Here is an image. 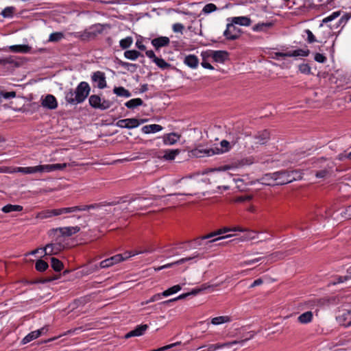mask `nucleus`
Segmentation results:
<instances>
[{
  "label": "nucleus",
  "mask_w": 351,
  "mask_h": 351,
  "mask_svg": "<svg viewBox=\"0 0 351 351\" xmlns=\"http://www.w3.org/2000/svg\"><path fill=\"white\" fill-rule=\"evenodd\" d=\"M90 92V87L86 82H81L76 88H70L65 92V101L70 104L76 105L85 101Z\"/></svg>",
  "instance_id": "1"
},
{
  "label": "nucleus",
  "mask_w": 351,
  "mask_h": 351,
  "mask_svg": "<svg viewBox=\"0 0 351 351\" xmlns=\"http://www.w3.org/2000/svg\"><path fill=\"white\" fill-rule=\"evenodd\" d=\"M161 197H162L161 196H157V195H151L149 197H147V198L138 197L136 198H131L129 200H128V202L129 203L135 202H136V208L137 210H143V209H145V208L149 207L152 204V203L149 202L150 200L158 199H160Z\"/></svg>",
  "instance_id": "2"
},
{
  "label": "nucleus",
  "mask_w": 351,
  "mask_h": 351,
  "mask_svg": "<svg viewBox=\"0 0 351 351\" xmlns=\"http://www.w3.org/2000/svg\"><path fill=\"white\" fill-rule=\"evenodd\" d=\"M232 22L228 23L223 36L227 40H234L238 39L241 35V29L237 27Z\"/></svg>",
  "instance_id": "3"
},
{
  "label": "nucleus",
  "mask_w": 351,
  "mask_h": 351,
  "mask_svg": "<svg viewBox=\"0 0 351 351\" xmlns=\"http://www.w3.org/2000/svg\"><path fill=\"white\" fill-rule=\"evenodd\" d=\"M276 185H283L294 181V178L290 176L289 170H282L274 172Z\"/></svg>",
  "instance_id": "4"
},
{
  "label": "nucleus",
  "mask_w": 351,
  "mask_h": 351,
  "mask_svg": "<svg viewBox=\"0 0 351 351\" xmlns=\"http://www.w3.org/2000/svg\"><path fill=\"white\" fill-rule=\"evenodd\" d=\"M314 167L319 169L333 171L335 168V163L333 161L325 158H320L316 160L313 163Z\"/></svg>",
  "instance_id": "5"
},
{
  "label": "nucleus",
  "mask_w": 351,
  "mask_h": 351,
  "mask_svg": "<svg viewBox=\"0 0 351 351\" xmlns=\"http://www.w3.org/2000/svg\"><path fill=\"white\" fill-rule=\"evenodd\" d=\"M66 163L38 165L37 173L51 172L55 171L62 170L65 167H66Z\"/></svg>",
  "instance_id": "6"
},
{
  "label": "nucleus",
  "mask_w": 351,
  "mask_h": 351,
  "mask_svg": "<svg viewBox=\"0 0 351 351\" xmlns=\"http://www.w3.org/2000/svg\"><path fill=\"white\" fill-rule=\"evenodd\" d=\"M141 124L139 119L136 118L125 119L118 121L117 126L121 128L132 129L138 127Z\"/></svg>",
  "instance_id": "7"
},
{
  "label": "nucleus",
  "mask_w": 351,
  "mask_h": 351,
  "mask_svg": "<svg viewBox=\"0 0 351 351\" xmlns=\"http://www.w3.org/2000/svg\"><path fill=\"white\" fill-rule=\"evenodd\" d=\"M192 156L201 158L204 156H211L215 155L213 148L204 149L202 145H199L197 147L191 151Z\"/></svg>",
  "instance_id": "8"
},
{
  "label": "nucleus",
  "mask_w": 351,
  "mask_h": 351,
  "mask_svg": "<svg viewBox=\"0 0 351 351\" xmlns=\"http://www.w3.org/2000/svg\"><path fill=\"white\" fill-rule=\"evenodd\" d=\"M91 80L93 82L97 83V86L100 89H103L107 86L104 72L99 71L94 72L91 75Z\"/></svg>",
  "instance_id": "9"
},
{
  "label": "nucleus",
  "mask_w": 351,
  "mask_h": 351,
  "mask_svg": "<svg viewBox=\"0 0 351 351\" xmlns=\"http://www.w3.org/2000/svg\"><path fill=\"white\" fill-rule=\"evenodd\" d=\"M125 258L122 254H117L110 258H106L100 263L101 268H108L113 265L123 261Z\"/></svg>",
  "instance_id": "10"
},
{
  "label": "nucleus",
  "mask_w": 351,
  "mask_h": 351,
  "mask_svg": "<svg viewBox=\"0 0 351 351\" xmlns=\"http://www.w3.org/2000/svg\"><path fill=\"white\" fill-rule=\"evenodd\" d=\"M41 105L45 108L54 110L58 107V102L53 95H47L44 99H42Z\"/></svg>",
  "instance_id": "11"
},
{
  "label": "nucleus",
  "mask_w": 351,
  "mask_h": 351,
  "mask_svg": "<svg viewBox=\"0 0 351 351\" xmlns=\"http://www.w3.org/2000/svg\"><path fill=\"white\" fill-rule=\"evenodd\" d=\"M80 230L79 226L63 227L53 229L52 231L60 232L62 237H71Z\"/></svg>",
  "instance_id": "12"
},
{
  "label": "nucleus",
  "mask_w": 351,
  "mask_h": 351,
  "mask_svg": "<svg viewBox=\"0 0 351 351\" xmlns=\"http://www.w3.org/2000/svg\"><path fill=\"white\" fill-rule=\"evenodd\" d=\"M337 319L341 325L346 327L351 326V309L343 311Z\"/></svg>",
  "instance_id": "13"
},
{
  "label": "nucleus",
  "mask_w": 351,
  "mask_h": 351,
  "mask_svg": "<svg viewBox=\"0 0 351 351\" xmlns=\"http://www.w3.org/2000/svg\"><path fill=\"white\" fill-rule=\"evenodd\" d=\"M270 134L267 130L260 131L254 136V138L256 140L255 143L259 145H265L269 139Z\"/></svg>",
  "instance_id": "14"
},
{
  "label": "nucleus",
  "mask_w": 351,
  "mask_h": 351,
  "mask_svg": "<svg viewBox=\"0 0 351 351\" xmlns=\"http://www.w3.org/2000/svg\"><path fill=\"white\" fill-rule=\"evenodd\" d=\"M63 246L60 243H49L43 247L45 255L56 254L62 250Z\"/></svg>",
  "instance_id": "15"
},
{
  "label": "nucleus",
  "mask_w": 351,
  "mask_h": 351,
  "mask_svg": "<svg viewBox=\"0 0 351 351\" xmlns=\"http://www.w3.org/2000/svg\"><path fill=\"white\" fill-rule=\"evenodd\" d=\"M170 40L167 36H160L152 40V45L156 50H159L161 47L168 46Z\"/></svg>",
  "instance_id": "16"
},
{
  "label": "nucleus",
  "mask_w": 351,
  "mask_h": 351,
  "mask_svg": "<svg viewBox=\"0 0 351 351\" xmlns=\"http://www.w3.org/2000/svg\"><path fill=\"white\" fill-rule=\"evenodd\" d=\"M148 328V326L147 324H141L137 326L134 330L130 331L125 335V339H129L132 337H139L146 331Z\"/></svg>",
  "instance_id": "17"
},
{
  "label": "nucleus",
  "mask_w": 351,
  "mask_h": 351,
  "mask_svg": "<svg viewBox=\"0 0 351 351\" xmlns=\"http://www.w3.org/2000/svg\"><path fill=\"white\" fill-rule=\"evenodd\" d=\"M233 230L246 232L244 235L239 238V240L241 241H250L256 238V234H257V232L255 231L245 230L240 227H235L234 228Z\"/></svg>",
  "instance_id": "18"
},
{
  "label": "nucleus",
  "mask_w": 351,
  "mask_h": 351,
  "mask_svg": "<svg viewBox=\"0 0 351 351\" xmlns=\"http://www.w3.org/2000/svg\"><path fill=\"white\" fill-rule=\"evenodd\" d=\"M58 209L45 210L37 213L36 218L38 219H46L53 216H58Z\"/></svg>",
  "instance_id": "19"
},
{
  "label": "nucleus",
  "mask_w": 351,
  "mask_h": 351,
  "mask_svg": "<svg viewBox=\"0 0 351 351\" xmlns=\"http://www.w3.org/2000/svg\"><path fill=\"white\" fill-rule=\"evenodd\" d=\"M184 63L191 69H196L198 66L199 60L195 55H188L184 58Z\"/></svg>",
  "instance_id": "20"
},
{
  "label": "nucleus",
  "mask_w": 351,
  "mask_h": 351,
  "mask_svg": "<svg viewBox=\"0 0 351 351\" xmlns=\"http://www.w3.org/2000/svg\"><path fill=\"white\" fill-rule=\"evenodd\" d=\"M228 58V53L226 51H214L213 60L219 63H223Z\"/></svg>",
  "instance_id": "21"
},
{
  "label": "nucleus",
  "mask_w": 351,
  "mask_h": 351,
  "mask_svg": "<svg viewBox=\"0 0 351 351\" xmlns=\"http://www.w3.org/2000/svg\"><path fill=\"white\" fill-rule=\"evenodd\" d=\"M10 50L14 53H29L31 50V47L27 45H17L9 47Z\"/></svg>",
  "instance_id": "22"
},
{
  "label": "nucleus",
  "mask_w": 351,
  "mask_h": 351,
  "mask_svg": "<svg viewBox=\"0 0 351 351\" xmlns=\"http://www.w3.org/2000/svg\"><path fill=\"white\" fill-rule=\"evenodd\" d=\"M274 173H267L264 175L261 178V182L262 184L268 185V186H274L276 184V179L275 178Z\"/></svg>",
  "instance_id": "23"
},
{
  "label": "nucleus",
  "mask_w": 351,
  "mask_h": 351,
  "mask_svg": "<svg viewBox=\"0 0 351 351\" xmlns=\"http://www.w3.org/2000/svg\"><path fill=\"white\" fill-rule=\"evenodd\" d=\"M162 130V127L158 124L147 125L142 128L141 130L145 134H151L160 132Z\"/></svg>",
  "instance_id": "24"
},
{
  "label": "nucleus",
  "mask_w": 351,
  "mask_h": 351,
  "mask_svg": "<svg viewBox=\"0 0 351 351\" xmlns=\"http://www.w3.org/2000/svg\"><path fill=\"white\" fill-rule=\"evenodd\" d=\"M232 22L235 25H239L242 26H250L252 21L247 16H237L232 18Z\"/></svg>",
  "instance_id": "25"
},
{
  "label": "nucleus",
  "mask_w": 351,
  "mask_h": 351,
  "mask_svg": "<svg viewBox=\"0 0 351 351\" xmlns=\"http://www.w3.org/2000/svg\"><path fill=\"white\" fill-rule=\"evenodd\" d=\"M221 148H213L215 154H223L228 152L231 149L230 143L226 140H223L220 143Z\"/></svg>",
  "instance_id": "26"
},
{
  "label": "nucleus",
  "mask_w": 351,
  "mask_h": 351,
  "mask_svg": "<svg viewBox=\"0 0 351 351\" xmlns=\"http://www.w3.org/2000/svg\"><path fill=\"white\" fill-rule=\"evenodd\" d=\"M249 334H250V336L249 337H246L243 339H241V340H239V341H228V342H226V343H223V348H226V347H230L233 345H236V344H243V343H245V341L252 339L255 335L256 334V332L254 331H250L249 332Z\"/></svg>",
  "instance_id": "27"
},
{
  "label": "nucleus",
  "mask_w": 351,
  "mask_h": 351,
  "mask_svg": "<svg viewBox=\"0 0 351 351\" xmlns=\"http://www.w3.org/2000/svg\"><path fill=\"white\" fill-rule=\"evenodd\" d=\"M274 26V23H259L253 26L252 29L254 32H266L268 29Z\"/></svg>",
  "instance_id": "28"
},
{
  "label": "nucleus",
  "mask_w": 351,
  "mask_h": 351,
  "mask_svg": "<svg viewBox=\"0 0 351 351\" xmlns=\"http://www.w3.org/2000/svg\"><path fill=\"white\" fill-rule=\"evenodd\" d=\"M179 138V135L176 133H171L163 136V142L165 145H173Z\"/></svg>",
  "instance_id": "29"
},
{
  "label": "nucleus",
  "mask_w": 351,
  "mask_h": 351,
  "mask_svg": "<svg viewBox=\"0 0 351 351\" xmlns=\"http://www.w3.org/2000/svg\"><path fill=\"white\" fill-rule=\"evenodd\" d=\"M113 93L117 96L126 98L130 97L132 95L131 93L123 86L114 87L113 88Z\"/></svg>",
  "instance_id": "30"
},
{
  "label": "nucleus",
  "mask_w": 351,
  "mask_h": 351,
  "mask_svg": "<svg viewBox=\"0 0 351 351\" xmlns=\"http://www.w3.org/2000/svg\"><path fill=\"white\" fill-rule=\"evenodd\" d=\"M101 98L97 95H92L89 97L88 102L90 106L95 109H99L100 107Z\"/></svg>",
  "instance_id": "31"
},
{
  "label": "nucleus",
  "mask_w": 351,
  "mask_h": 351,
  "mask_svg": "<svg viewBox=\"0 0 351 351\" xmlns=\"http://www.w3.org/2000/svg\"><path fill=\"white\" fill-rule=\"evenodd\" d=\"M313 313L311 311H306L298 317V321L301 324H308L312 321Z\"/></svg>",
  "instance_id": "32"
},
{
  "label": "nucleus",
  "mask_w": 351,
  "mask_h": 351,
  "mask_svg": "<svg viewBox=\"0 0 351 351\" xmlns=\"http://www.w3.org/2000/svg\"><path fill=\"white\" fill-rule=\"evenodd\" d=\"M15 172L22 173L23 174H32L37 173V166L35 167H16L14 169Z\"/></svg>",
  "instance_id": "33"
},
{
  "label": "nucleus",
  "mask_w": 351,
  "mask_h": 351,
  "mask_svg": "<svg viewBox=\"0 0 351 351\" xmlns=\"http://www.w3.org/2000/svg\"><path fill=\"white\" fill-rule=\"evenodd\" d=\"M21 210H23V206L20 205L7 204L2 208V211L5 213Z\"/></svg>",
  "instance_id": "34"
},
{
  "label": "nucleus",
  "mask_w": 351,
  "mask_h": 351,
  "mask_svg": "<svg viewBox=\"0 0 351 351\" xmlns=\"http://www.w3.org/2000/svg\"><path fill=\"white\" fill-rule=\"evenodd\" d=\"M143 104V101L141 99L136 98V99H132L128 101L125 104V106L130 109H134V108L139 106H142Z\"/></svg>",
  "instance_id": "35"
},
{
  "label": "nucleus",
  "mask_w": 351,
  "mask_h": 351,
  "mask_svg": "<svg viewBox=\"0 0 351 351\" xmlns=\"http://www.w3.org/2000/svg\"><path fill=\"white\" fill-rule=\"evenodd\" d=\"M124 56L129 60H135L139 56H143L139 51L136 50H128L124 52Z\"/></svg>",
  "instance_id": "36"
},
{
  "label": "nucleus",
  "mask_w": 351,
  "mask_h": 351,
  "mask_svg": "<svg viewBox=\"0 0 351 351\" xmlns=\"http://www.w3.org/2000/svg\"><path fill=\"white\" fill-rule=\"evenodd\" d=\"M231 321L229 316H219L214 317L211 319L210 322L213 325H219L224 323H228Z\"/></svg>",
  "instance_id": "37"
},
{
  "label": "nucleus",
  "mask_w": 351,
  "mask_h": 351,
  "mask_svg": "<svg viewBox=\"0 0 351 351\" xmlns=\"http://www.w3.org/2000/svg\"><path fill=\"white\" fill-rule=\"evenodd\" d=\"M51 265L53 269L56 271H60L63 268V263L56 258H51Z\"/></svg>",
  "instance_id": "38"
},
{
  "label": "nucleus",
  "mask_w": 351,
  "mask_h": 351,
  "mask_svg": "<svg viewBox=\"0 0 351 351\" xmlns=\"http://www.w3.org/2000/svg\"><path fill=\"white\" fill-rule=\"evenodd\" d=\"M40 332L39 331H32L30 333H29L27 335H26L22 340V343L23 344H25V343H27L30 341H32V340L38 338V337H40Z\"/></svg>",
  "instance_id": "39"
},
{
  "label": "nucleus",
  "mask_w": 351,
  "mask_h": 351,
  "mask_svg": "<svg viewBox=\"0 0 351 351\" xmlns=\"http://www.w3.org/2000/svg\"><path fill=\"white\" fill-rule=\"evenodd\" d=\"M233 230H234V228L231 230V229H229L227 228H224L220 229L216 232H211L206 235L202 236V239H211L215 236L222 234L228 232L229 231H234Z\"/></svg>",
  "instance_id": "40"
},
{
  "label": "nucleus",
  "mask_w": 351,
  "mask_h": 351,
  "mask_svg": "<svg viewBox=\"0 0 351 351\" xmlns=\"http://www.w3.org/2000/svg\"><path fill=\"white\" fill-rule=\"evenodd\" d=\"M180 153L178 149H169L165 152L163 158L167 160H172Z\"/></svg>",
  "instance_id": "41"
},
{
  "label": "nucleus",
  "mask_w": 351,
  "mask_h": 351,
  "mask_svg": "<svg viewBox=\"0 0 351 351\" xmlns=\"http://www.w3.org/2000/svg\"><path fill=\"white\" fill-rule=\"evenodd\" d=\"M181 286L179 285H174L171 287H170L169 289L164 291L162 293V296L164 297H167L170 295H172L173 293H176L177 292H178L179 291L181 290Z\"/></svg>",
  "instance_id": "42"
},
{
  "label": "nucleus",
  "mask_w": 351,
  "mask_h": 351,
  "mask_svg": "<svg viewBox=\"0 0 351 351\" xmlns=\"http://www.w3.org/2000/svg\"><path fill=\"white\" fill-rule=\"evenodd\" d=\"M95 34L93 32L90 27L89 29H86L82 34H81V38L83 40H88L94 39L95 38Z\"/></svg>",
  "instance_id": "43"
},
{
  "label": "nucleus",
  "mask_w": 351,
  "mask_h": 351,
  "mask_svg": "<svg viewBox=\"0 0 351 351\" xmlns=\"http://www.w3.org/2000/svg\"><path fill=\"white\" fill-rule=\"evenodd\" d=\"M133 43V38L131 36H128L125 38L121 39L119 42L120 47L123 49L129 48Z\"/></svg>",
  "instance_id": "44"
},
{
  "label": "nucleus",
  "mask_w": 351,
  "mask_h": 351,
  "mask_svg": "<svg viewBox=\"0 0 351 351\" xmlns=\"http://www.w3.org/2000/svg\"><path fill=\"white\" fill-rule=\"evenodd\" d=\"M154 63L162 69H167L171 66L170 64L167 62L162 58H156V60H154Z\"/></svg>",
  "instance_id": "45"
},
{
  "label": "nucleus",
  "mask_w": 351,
  "mask_h": 351,
  "mask_svg": "<svg viewBox=\"0 0 351 351\" xmlns=\"http://www.w3.org/2000/svg\"><path fill=\"white\" fill-rule=\"evenodd\" d=\"M332 172H333V171L319 169V170L315 171V176L317 178H326L330 176Z\"/></svg>",
  "instance_id": "46"
},
{
  "label": "nucleus",
  "mask_w": 351,
  "mask_h": 351,
  "mask_svg": "<svg viewBox=\"0 0 351 351\" xmlns=\"http://www.w3.org/2000/svg\"><path fill=\"white\" fill-rule=\"evenodd\" d=\"M15 11V8L12 6L6 7L1 12V15L4 18L12 17L13 14Z\"/></svg>",
  "instance_id": "47"
},
{
  "label": "nucleus",
  "mask_w": 351,
  "mask_h": 351,
  "mask_svg": "<svg viewBox=\"0 0 351 351\" xmlns=\"http://www.w3.org/2000/svg\"><path fill=\"white\" fill-rule=\"evenodd\" d=\"M48 263L43 260L40 259L36 262L35 267L38 271H44L48 268Z\"/></svg>",
  "instance_id": "48"
},
{
  "label": "nucleus",
  "mask_w": 351,
  "mask_h": 351,
  "mask_svg": "<svg viewBox=\"0 0 351 351\" xmlns=\"http://www.w3.org/2000/svg\"><path fill=\"white\" fill-rule=\"evenodd\" d=\"M64 38V34L62 32H53L49 35V42L56 43L60 41Z\"/></svg>",
  "instance_id": "49"
},
{
  "label": "nucleus",
  "mask_w": 351,
  "mask_h": 351,
  "mask_svg": "<svg viewBox=\"0 0 351 351\" xmlns=\"http://www.w3.org/2000/svg\"><path fill=\"white\" fill-rule=\"evenodd\" d=\"M299 49L294 50L293 51H288L286 53H276V56L277 57L285 58V57H297L299 56Z\"/></svg>",
  "instance_id": "50"
},
{
  "label": "nucleus",
  "mask_w": 351,
  "mask_h": 351,
  "mask_svg": "<svg viewBox=\"0 0 351 351\" xmlns=\"http://www.w3.org/2000/svg\"><path fill=\"white\" fill-rule=\"evenodd\" d=\"M222 348H223V344L221 343H215V344H208V345L202 346L199 347V349L206 348L207 351H214V350H216L217 349Z\"/></svg>",
  "instance_id": "51"
},
{
  "label": "nucleus",
  "mask_w": 351,
  "mask_h": 351,
  "mask_svg": "<svg viewBox=\"0 0 351 351\" xmlns=\"http://www.w3.org/2000/svg\"><path fill=\"white\" fill-rule=\"evenodd\" d=\"M77 210V206H73V207L58 208L57 213H58V215H60L62 214L76 212Z\"/></svg>",
  "instance_id": "52"
},
{
  "label": "nucleus",
  "mask_w": 351,
  "mask_h": 351,
  "mask_svg": "<svg viewBox=\"0 0 351 351\" xmlns=\"http://www.w3.org/2000/svg\"><path fill=\"white\" fill-rule=\"evenodd\" d=\"M90 27L95 34V36H97L98 34H101L104 29V25L99 23L95 24Z\"/></svg>",
  "instance_id": "53"
},
{
  "label": "nucleus",
  "mask_w": 351,
  "mask_h": 351,
  "mask_svg": "<svg viewBox=\"0 0 351 351\" xmlns=\"http://www.w3.org/2000/svg\"><path fill=\"white\" fill-rule=\"evenodd\" d=\"M113 102L110 100L101 99V104L99 105L100 107L99 108V109L101 110H107L109 108H110Z\"/></svg>",
  "instance_id": "54"
},
{
  "label": "nucleus",
  "mask_w": 351,
  "mask_h": 351,
  "mask_svg": "<svg viewBox=\"0 0 351 351\" xmlns=\"http://www.w3.org/2000/svg\"><path fill=\"white\" fill-rule=\"evenodd\" d=\"M189 295H190V293H183V294H181V295H180L179 296L175 298L164 301V302H161V304H169V303L173 302H176V301L179 300L184 299V298H187Z\"/></svg>",
  "instance_id": "55"
},
{
  "label": "nucleus",
  "mask_w": 351,
  "mask_h": 351,
  "mask_svg": "<svg viewBox=\"0 0 351 351\" xmlns=\"http://www.w3.org/2000/svg\"><path fill=\"white\" fill-rule=\"evenodd\" d=\"M16 96V93L14 91L11 92H5L3 90H0V99L2 97L5 99H9L10 98H14Z\"/></svg>",
  "instance_id": "56"
},
{
  "label": "nucleus",
  "mask_w": 351,
  "mask_h": 351,
  "mask_svg": "<svg viewBox=\"0 0 351 351\" xmlns=\"http://www.w3.org/2000/svg\"><path fill=\"white\" fill-rule=\"evenodd\" d=\"M0 63L2 64H13L16 66H18L19 65V63L15 61L12 57H8L0 59Z\"/></svg>",
  "instance_id": "57"
},
{
  "label": "nucleus",
  "mask_w": 351,
  "mask_h": 351,
  "mask_svg": "<svg viewBox=\"0 0 351 351\" xmlns=\"http://www.w3.org/2000/svg\"><path fill=\"white\" fill-rule=\"evenodd\" d=\"M311 66L308 64H301L299 65V71L304 74L308 75L311 73Z\"/></svg>",
  "instance_id": "58"
},
{
  "label": "nucleus",
  "mask_w": 351,
  "mask_h": 351,
  "mask_svg": "<svg viewBox=\"0 0 351 351\" xmlns=\"http://www.w3.org/2000/svg\"><path fill=\"white\" fill-rule=\"evenodd\" d=\"M217 10V6L213 3H208L206 4L202 11L204 13L209 14Z\"/></svg>",
  "instance_id": "59"
},
{
  "label": "nucleus",
  "mask_w": 351,
  "mask_h": 351,
  "mask_svg": "<svg viewBox=\"0 0 351 351\" xmlns=\"http://www.w3.org/2000/svg\"><path fill=\"white\" fill-rule=\"evenodd\" d=\"M200 254L195 252L192 256H189L186 258H181L176 261V263H179L180 265L184 263L186 261L193 260L196 258L200 257Z\"/></svg>",
  "instance_id": "60"
},
{
  "label": "nucleus",
  "mask_w": 351,
  "mask_h": 351,
  "mask_svg": "<svg viewBox=\"0 0 351 351\" xmlns=\"http://www.w3.org/2000/svg\"><path fill=\"white\" fill-rule=\"evenodd\" d=\"M304 32H305V33L307 35L306 41L308 43L311 44V43H313L315 42H317V39H316L315 36H314V34L312 33V32L311 30L306 29Z\"/></svg>",
  "instance_id": "61"
},
{
  "label": "nucleus",
  "mask_w": 351,
  "mask_h": 351,
  "mask_svg": "<svg viewBox=\"0 0 351 351\" xmlns=\"http://www.w3.org/2000/svg\"><path fill=\"white\" fill-rule=\"evenodd\" d=\"M213 53L214 51L213 50H207L206 51H202L201 53L202 61H207L209 58H213Z\"/></svg>",
  "instance_id": "62"
},
{
  "label": "nucleus",
  "mask_w": 351,
  "mask_h": 351,
  "mask_svg": "<svg viewBox=\"0 0 351 351\" xmlns=\"http://www.w3.org/2000/svg\"><path fill=\"white\" fill-rule=\"evenodd\" d=\"M336 280L333 281L330 284L335 285L338 283H342L345 281H347L348 280L350 279V276H339L335 278Z\"/></svg>",
  "instance_id": "63"
},
{
  "label": "nucleus",
  "mask_w": 351,
  "mask_h": 351,
  "mask_svg": "<svg viewBox=\"0 0 351 351\" xmlns=\"http://www.w3.org/2000/svg\"><path fill=\"white\" fill-rule=\"evenodd\" d=\"M314 60L319 63H324L326 62L327 58L322 53H316L314 56Z\"/></svg>",
  "instance_id": "64"
}]
</instances>
